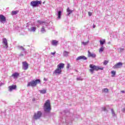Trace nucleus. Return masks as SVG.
I'll use <instances>...</instances> for the list:
<instances>
[{
    "mask_svg": "<svg viewBox=\"0 0 125 125\" xmlns=\"http://www.w3.org/2000/svg\"><path fill=\"white\" fill-rule=\"evenodd\" d=\"M93 28L94 29V28H95V25L94 24V25H93Z\"/></svg>",
    "mask_w": 125,
    "mask_h": 125,
    "instance_id": "nucleus-42",
    "label": "nucleus"
},
{
    "mask_svg": "<svg viewBox=\"0 0 125 125\" xmlns=\"http://www.w3.org/2000/svg\"><path fill=\"white\" fill-rule=\"evenodd\" d=\"M89 67L90 68V69H89V71L92 74H93L94 71H98V70H103L104 69L103 67L97 66L92 64L89 65Z\"/></svg>",
    "mask_w": 125,
    "mask_h": 125,
    "instance_id": "nucleus-3",
    "label": "nucleus"
},
{
    "mask_svg": "<svg viewBox=\"0 0 125 125\" xmlns=\"http://www.w3.org/2000/svg\"><path fill=\"white\" fill-rule=\"evenodd\" d=\"M118 50H119V52H121L122 51H124V49L119 48V49H118Z\"/></svg>",
    "mask_w": 125,
    "mask_h": 125,
    "instance_id": "nucleus-33",
    "label": "nucleus"
},
{
    "mask_svg": "<svg viewBox=\"0 0 125 125\" xmlns=\"http://www.w3.org/2000/svg\"><path fill=\"white\" fill-rule=\"evenodd\" d=\"M105 42H106V40L105 39H101L100 40V45H103Z\"/></svg>",
    "mask_w": 125,
    "mask_h": 125,
    "instance_id": "nucleus-20",
    "label": "nucleus"
},
{
    "mask_svg": "<svg viewBox=\"0 0 125 125\" xmlns=\"http://www.w3.org/2000/svg\"><path fill=\"white\" fill-rule=\"evenodd\" d=\"M108 63V62L107 61H104V65H107Z\"/></svg>",
    "mask_w": 125,
    "mask_h": 125,
    "instance_id": "nucleus-32",
    "label": "nucleus"
},
{
    "mask_svg": "<svg viewBox=\"0 0 125 125\" xmlns=\"http://www.w3.org/2000/svg\"><path fill=\"white\" fill-rule=\"evenodd\" d=\"M103 91L104 92H105V93H107L108 92V91H109V90L107 89V88H104L103 90Z\"/></svg>",
    "mask_w": 125,
    "mask_h": 125,
    "instance_id": "nucleus-30",
    "label": "nucleus"
},
{
    "mask_svg": "<svg viewBox=\"0 0 125 125\" xmlns=\"http://www.w3.org/2000/svg\"><path fill=\"white\" fill-rule=\"evenodd\" d=\"M42 112L38 111L37 113L34 114V119H35V120H38L40 119L41 117H42Z\"/></svg>",
    "mask_w": 125,
    "mask_h": 125,
    "instance_id": "nucleus-9",
    "label": "nucleus"
},
{
    "mask_svg": "<svg viewBox=\"0 0 125 125\" xmlns=\"http://www.w3.org/2000/svg\"><path fill=\"white\" fill-rule=\"evenodd\" d=\"M9 91H12V90H14V89H16V85H12L11 86H9Z\"/></svg>",
    "mask_w": 125,
    "mask_h": 125,
    "instance_id": "nucleus-16",
    "label": "nucleus"
},
{
    "mask_svg": "<svg viewBox=\"0 0 125 125\" xmlns=\"http://www.w3.org/2000/svg\"><path fill=\"white\" fill-rule=\"evenodd\" d=\"M64 68V63H61L57 65V68L53 72L54 75H56V76L58 75H61V73H62V69Z\"/></svg>",
    "mask_w": 125,
    "mask_h": 125,
    "instance_id": "nucleus-1",
    "label": "nucleus"
},
{
    "mask_svg": "<svg viewBox=\"0 0 125 125\" xmlns=\"http://www.w3.org/2000/svg\"><path fill=\"white\" fill-rule=\"evenodd\" d=\"M67 124H69V123H68V122H67Z\"/></svg>",
    "mask_w": 125,
    "mask_h": 125,
    "instance_id": "nucleus-44",
    "label": "nucleus"
},
{
    "mask_svg": "<svg viewBox=\"0 0 125 125\" xmlns=\"http://www.w3.org/2000/svg\"><path fill=\"white\" fill-rule=\"evenodd\" d=\"M122 111L123 112V113H125V107L123 108Z\"/></svg>",
    "mask_w": 125,
    "mask_h": 125,
    "instance_id": "nucleus-39",
    "label": "nucleus"
},
{
    "mask_svg": "<svg viewBox=\"0 0 125 125\" xmlns=\"http://www.w3.org/2000/svg\"><path fill=\"white\" fill-rule=\"evenodd\" d=\"M88 42H89V41L86 42H82V44H83V45H87V44H88Z\"/></svg>",
    "mask_w": 125,
    "mask_h": 125,
    "instance_id": "nucleus-26",
    "label": "nucleus"
},
{
    "mask_svg": "<svg viewBox=\"0 0 125 125\" xmlns=\"http://www.w3.org/2000/svg\"><path fill=\"white\" fill-rule=\"evenodd\" d=\"M88 57H92V58H95L96 57V55L93 53H91L89 51H88Z\"/></svg>",
    "mask_w": 125,
    "mask_h": 125,
    "instance_id": "nucleus-15",
    "label": "nucleus"
},
{
    "mask_svg": "<svg viewBox=\"0 0 125 125\" xmlns=\"http://www.w3.org/2000/svg\"><path fill=\"white\" fill-rule=\"evenodd\" d=\"M111 113L113 117H116V114L115 113V111L113 109H111Z\"/></svg>",
    "mask_w": 125,
    "mask_h": 125,
    "instance_id": "nucleus-29",
    "label": "nucleus"
},
{
    "mask_svg": "<svg viewBox=\"0 0 125 125\" xmlns=\"http://www.w3.org/2000/svg\"><path fill=\"white\" fill-rule=\"evenodd\" d=\"M55 53H56V52L55 51L54 52H51V54L52 55H55Z\"/></svg>",
    "mask_w": 125,
    "mask_h": 125,
    "instance_id": "nucleus-36",
    "label": "nucleus"
},
{
    "mask_svg": "<svg viewBox=\"0 0 125 125\" xmlns=\"http://www.w3.org/2000/svg\"><path fill=\"white\" fill-rule=\"evenodd\" d=\"M33 101H35V99H33Z\"/></svg>",
    "mask_w": 125,
    "mask_h": 125,
    "instance_id": "nucleus-43",
    "label": "nucleus"
},
{
    "mask_svg": "<svg viewBox=\"0 0 125 125\" xmlns=\"http://www.w3.org/2000/svg\"><path fill=\"white\" fill-rule=\"evenodd\" d=\"M62 122V123H67L68 122L67 121V120L65 119V121H63V120H61Z\"/></svg>",
    "mask_w": 125,
    "mask_h": 125,
    "instance_id": "nucleus-34",
    "label": "nucleus"
},
{
    "mask_svg": "<svg viewBox=\"0 0 125 125\" xmlns=\"http://www.w3.org/2000/svg\"><path fill=\"white\" fill-rule=\"evenodd\" d=\"M44 111L46 113H49L50 110H51V107L50 106V101L49 100H47L44 104Z\"/></svg>",
    "mask_w": 125,
    "mask_h": 125,
    "instance_id": "nucleus-4",
    "label": "nucleus"
},
{
    "mask_svg": "<svg viewBox=\"0 0 125 125\" xmlns=\"http://www.w3.org/2000/svg\"><path fill=\"white\" fill-rule=\"evenodd\" d=\"M92 14L91 13V12H88V15H89V16H91Z\"/></svg>",
    "mask_w": 125,
    "mask_h": 125,
    "instance_id": "nucleus-38",
    "label": "nucleus"
},
{
    "mask_svg": "<svg viewBox=\"0 0 125 125\" xmlns=\"http://www.w3.org/2000/svg\"><path fill=\"white\" fill-rule=\"evenodd\" d=\"M26 53V50L21 51V53L19 54V56H20L21 57H22L24 56V55H25Z\"/></svg>",
    "mask_w": 125,
    "mask_h": 125,
    "instance_id": "nucleus-22",
    "label": "nucleus"
},
{
    "mask_svg": "<svg viewBox=\"0 0 125 125\" xmlns=\"http://www.w3.org/2000/svg\"><path fill=\"white\" fill-rule=\"evenodd\" d=\"M123 66V63L122 62H119L114 65V66L113 67V69H118L119 68H122Z\"/></svg>",
    "mask_w": 125,
    "mask_h": 125,
    "instance_id": "nucleus-10",
    "label": "nucleus"
},
{
    "mask_svg": "<svg viewBox=\"0 0 125 125\" xmlns=\"http://www.w3.org/2000/svg\"><path fill=\"white\" fill-rule=\"evenodd\" d=\"M87 58L84 56H80L77 58L76 61H79V60H86Z\"/></svg>",
    "mask_w": 125,
    "mask_h": 125,
    "instance_id": "nucleus-14",
    "label": "nucleus"
},
{
    "mask_svg": "<svg viewBox=\"0 0 125 125\" xmlns=\"http://www.w3.org/2000/svg\"><path fill=\"white\" fill-rule=\"evenodd\" d=\"M18 49H20V50H21V51H25V50H26V49L22 46H18Z\"/></svg>",
    "mask_w": 125,
    "mask_h": 125,
    "instance_id": "nucleus-23",
    "label": "nucleus"
},
{
    "mask_svg": "<svg viewBox=\"0 0 125 125\" xmlns=\"http://www.w3.org/2000/svg\"><path fill=\"white\" fill-rule=\"evenodd\" d=\"M56 15L57 16V19H61V16H62V11H58L56 13Z\"/></svg>",
    "mask_w": 125,
    "mask_h": 125,
    "instance_id": "nucleus-13",
    "label": "nucleus"
},
{
    "mask_svg": "<svg viewBox=\"0 0 125 125\" xmlns=\"http://www.w3.org/2000/svg\"><path fill=\"white\" fill-rule=\"evenodd\" d=\"M39 4H42V1H32L30 3V5L33 6V7H36Z\"/></svg>",
    "mask_w": 125,
    "mask_h": 125,
    "instance_id": "nucleus-7",
    "label": "nucleus"
},
{
    "mask_svg": "<svg viewBox=\"0 0 125 125\" xmlns=\"http://www.w3.org/2000/svg\"><path fill=\"white\" fill-rule=\"evenodd\" d=\"M38 23L40 24V25H42V27L41 30V33L42 34H44L46 32V28H47V26H48V23L47 22H43L42 21H38Z\"/></svg>",
    "mask_w": 125,
    "mask_h": 125,
    "instance_id": "nucleus-2",
    "label": "nucleus"
},
{
    "mask_svg": "<svg viewBox=\"0 0 125 125\" xmlns=\"http://www.w3.org/2000/svg\"><path fill=\"white\" fill-rule=\"evenodd\" d=\"M38 83H41V80L40 79L33 80L31 82H30L28 83L27 86H32V87H34L36 86Z\"/></svg>",
    "mask_w": 125,
    "mask_h": 125,
    "instance_id": "nucleus-5",
    "label": "nucleus"
},
{
    "mask_svg": "<svg viewBox=\"0 0 125 125\" xmlns=\"http://www.w3.org/2000/svg\"><path fill=\"white\" fill-rule=\"evenodd\" d=\"M2 43L3 44V48H8V43L7 42V40L6 39V38H3L2 39Z\"/></svg>",
    "mask_w": 125,
    "mask_h": 125,
    "instance_id": "nucleus-8",
    "label": "nucleus"
},
{
    "mask_svg": "<svg viewBox=\"0 0 125 125\" xmlns=\"http://www.w3.org/2000/svg\"><path fill=\"white\" fill-rule=\"evenodd\" d=\"M66 68H67V69H69V68H70V64L68 63L67 64Z\"/></svg>",
    "mask_w": 125,
    "mask_h": 125,
    "instance_id": "nucleus-35",
    "label": "nucleus"
},
{
    "mask_svg": "<svg viewBox=\"0 0 125 125\" xmlns=\"http://www.w3.org/2000/svg\"><path fill=\"white\" fill-rule=\"evenodd\" d=\"M39 92L40 93H42V94H45L46 93V90L43 89V90H39Z\"/></svg>",
    "mask_w": 125,
    "mask_h": 125,
    "instance_id": "nucleus-24",
    "label": "nucleus"
},
{
    "mask_svg": "<svg viewBox=\"0 0 125 125\" xmlns=\"http://www.w3.org/2000/svg\"><path fill=\"white\" fill-rule=\"evenodd\" d=\"M103 51H104V47L102 46L99 49L100 53H101Z\"/></svg>",
    "mask_w": 125,
    "mask_h": 125,
    "instance_id": "nucleus-27",
    "label": "nucleus"
},
{
    "mask_svg": "<svg viewBox=\"0 0 125 125\" xmlns=\"http://www.w3.org/2000/svg\"><path fill=\"white\" fill-rule=\"evenodd\" d=\"M28 32H30V33H35V32L37 31V27L32 25H29L28 27Z\"/></svg>",
    "mask_w": 125,
    "mask_h": 125,
    "instance_id": "nucleus-6",
    "label": "nucleus"
},
{
    "mask_svg": "<svg viewBox=\"0 0 125 125\" xmlns=\"http://www.w3.org/2000/svg\"><path fill=\"white\" fill-rule=\"evenodd\" d=\"M12 77H13V79H17L19 77V73L15 72L12 75Z\"/></svg>",
    "mask_w": 125,
    "mask_h": 125,
    "instance_id": "nucleus-18",
    "label": "nucleus"
},
{
    "mask_svg": "<svg viewBox=\"0 0 125 125\" xmlns=\"http://www.w3.org/2000/svg\"><path fill=\"white\" fill-rule=\"evenodd\" d=\"M121 92H122V93H125V91H124V90L121 91Z\"/></svg>",
    "mask_w": 125,
    "mask_h": 125,
    "instance_id": "nucleus-41",
    "label": "nucleus"
},
{
    "mask_svg": "<svg viewBox=\"0 0 125 125\" xmlns=\"http://www.w3.org/2000/svg\"><path fill=\"white\" fill-rule=\"evenodd\" d=\"M18 12H19V11H13L11 12V15H16V14H17V13H18Z\"/></svg>",
    "mask_w": 125,
    "mask_h": 125,
    "instance_id": "nucleus-25",
    "label": "nucleus"
},
{
    "mask_svg": "<svg viewBox=\"0 0 125 125\" xmlns=\"http://www.w3.org/2000/svg\"><path fill=\"white\" fill-rule=\"evenodd\" d=\"M6 21V19L5 18V17H4V16H3V15H0V22H1V23H2L3 24H4Z\"/></svg>",
    "mask_w": 125,
    "mask_h": 125,
    "instance_id": "nucleus-12",
    "label": "nucleus"
},
{
    "mask_svg": "<svg viewBox=\"0 0 125 125\" xmlns=\"http://www.w3.org/2000/svg\"><path fill=\"white\" fill-rule=\"evenodd\" d=\"M77 81H83V78H82V77H78L77 78Z\"/></svg>",
    "mask_w": 125,
    "mask_h": 125,
    "instance_id": "nucleus-31",
    "label": "nucleus"
},
{
    "mask_svg": "<svg viewBox=\"0 0 125 125\" xmlns=\"http://www.w3.org/2000/svg\"><path fill=\"white\" fill-rule=\"evenodd\" d=\"M69 54L70 52H68L67 51H63L62 53L63 56H64V57H68V56H69Z\"/></svg>",
    "mask_w": 125,
    "mask_h": 125,
    "instance_id": "nucleus-17",
    "label": "nucleus"
},
{
    "mask_svg": "<svg viewBox=\"0 0 125 125\" xmlns=\"http://www.w3.org/2000/svg\"><path fill=\"white\" fill-rule=\"evenodd\" d=\"M102 111H106V108L104 107L102 108Z\"/></svg>",
    "mask_w": 125,
    "mask_h": 125,
    "instance_id": "nucleus-37",
    "label": "nucleus"
},
{
    "mask_svg": "<svg viewBox=\"0 0 125 125\" xmlns=\"http://www.w3.org/2000/svg\"><path fill=\"white\" fill-rule=\"evenodd\" d=\"M28 68H29V64L26 62H22V69L24 70H27Z\"/></svg>",
    "mask_w": 125,
    "mask_h": 125,
    "instance_id": "nucleus-11",
    "label": "nucleus"
},
{
    "mask_svg": "<svg viewBox=\"0 0 125 125\" xmlns=\"http://www.w3.org/2000/svg\"><path fill=\"white\" fill-rule=\"evenodd\" d=\"M67 12L68 13L67 14V15H70V14H71V13H73V10H70V8H67V10H66Z\"/></svg>",
    "mask_w": 125,
    "mask_h": 125,
    "instance_id": "nucleus-21",
    "label": "nucleus"
},
{
    "mask_svg": "<svg viewBox=\"0 0 125 125\" xmlns=\"http://www.w3.org/2000/svg\"><path fill=\"white\" fill-rule=\"evenodd\" d=\"M51 43L52 45H54V46H57V44H58V41L56 40H53Z\"/></svg>",
    "mask_w": 125,
    "mask_h": 125,
    "instance_id": "nucleus-19",
    "label": "nucleus"
},
{
    "mask_svg": "<svg viewBox=\"0 0 125 125\" xmlns=\"http://www.w3.org/2000/svg\"><path fill=\"white\" fill-rule=\"evenodd\" d=\"M111 74H112V76L111 77H115V76H116V71H111Z\"/></svg>",
    "mask_w": 125,
    "mask_h": 125,
    "instance_id": "nucleus-28",
    "label": "nucleus"
},
{
    "mask_svg": "<svg viewBox=\"0 0 125 125\" xmlns=\"http://www.w3.org/2000/svg\"><path fill=\"white\" fill-rule=\"evenodd\" d=\"M43 81H47V80H46V78H44V79H43Z\"/></svg>",
    "mask_w": 125,
    "mask_h": 125,
    "instance_id": "nucleus-40",
    "label": "nucleus"
}]
</instances>
